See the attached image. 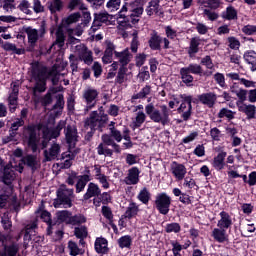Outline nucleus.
<instances>
[{"instance_id": "37", "label": "nucleus", "mask_w": 256, "mask_h": 256, "mask_svg": "<svg viewBox=\"0 0 256 256\" xmlns=\"http://www.w3.org/2000/svg\"><path fill=\"white\" fill-rule=\"evenodd\" d=\"M131 245H133L131 235H124L118 239V247L120 249H131Z\"/></svg>"}, {"instance_id": "12", "label": "nucleus", "mask_w": 256, "mask_h": 256, "mask_svg": "<svg viewBox=\"0 0 256 256\" xmlns=\"http://www.w3.org/2000/svg\"><path fill=\"white\" fill-rule=\"evenodd\" d=\"M16 177L15 170L6 165L0 172V183H3L4 185H13Z\"/></svg>"}, {"instance_id": "19", "label": "nucleus", "mask_w": 256, "mask_h": 256, "mask_svg": "<svg viewBox=\"0 0 256 256\" xmlns=\"http://www.w3.org/2000/svg\"><path fill=\"white\" fill-rule=\"evenodd\" d=\"M109 241L106 238H97L94 243V249L98 255H107L109 253Z\"/></svg>"}, {"instance_id": "6", "label": "nucleus", "mask_w": 256, "mask_h": 256, "mask_svg": "<svg viewBox=\"0 0 256 256\" xmlns=\"http://www.w3.org/2000/svg\"><path fill=\"white\" fill-rule=\"evenodd\" d=\"M109 121V116L107 114L99 116L97 111H93L90 114V117L84 121V128L90 129L92 131L103 132V129L107 126Z\"/></svg>"}, {"instance_id": "55", "label": "nucleus", "mask_w": 256, "mask_h": 256, "mask_svg": "<svg viewBox=\"0 0 256 256\" xmlns=\"http://www.w3.org/2000/svg\"><path fill=\"white\" fill-rule=\"evenodd\" d=\"M126 73H127V67L121 66L118 70V74L116 76L115 82L118 83L119 85H123L125 81Z\"/></svg>"}, {"instance_id": "46", "label": "nucleus", "mask_w": 256, "mask_h": 256, "mask_svg": "<svg viewBox=\"0 0 256 256\" xmlns=\"http://www.w3.org/2000/svg\"><path fill=\"white\" fill-rule=\"evenodd\" d=\"M56 219L58 223H67L71 219V212L68 210H60L56 212Z\"/></svg>"}, {"instance_id": "18", "label": "nucleus", "mask_w": 256, "mask_h": 256, "mask_svg": "<svg viewBox=\"0 0 256 256\" xmlns=\"http://www.w3.org/2000/svg\"><path fill=\"white\" fill-rule=\"evenodd\" d=\"M220 220H218L217 227L220 229H231L233 225V219L228 212L222 211L219 213Z\"/></svg>"}, {"instance_id": "27", "label": "nucleus", "mask_w": 256, "mask_h": 256, "mask_svg": "<svg viewBox=\"0 0 256 256\" xmlns=\"http://www.w3.org/2000/svg\"><path fill=\"white\" fill-rule=\"evenodd\" d=\"M21 162L23 163V165H27V167H29L33 173H35V171H37L38 162H37L36 155L27 154L26 156H24L21 159Z\"/></svg>"}, {"instance_id": "56", "label": "nucleus", "mask_w": 256, "mask_h": 256, "mask_svg": "<svg viewBox=\"0 0 256 256\" xmlns=\"http://www.w3.org/2000/svg\"><path fill=\"white\" fill-rule=\"evenodd\" d=\"M232 93H235L236 96L238 97V102L239 105H243V103H245V101H247V93H249L247 90L245 89H240L239 91H234L232 90Z\"/></svg>"}, {"instance_id": "1", "label": "nucleus", "mask_w": 256, "mask_h": 256, "mask_svg": "<svg viewBox=\"0 0 256 256\" xmlns=\"http://www.w3.org/2000/svg\"><path fill=\"white\" fill-rule=\"evenodd\" d=\"M31 80L35 82L32 91L35 93H45L47 91V81L51 79L52 85H57V64L52 68L41 65L39 61L31 63L30 67Z\"/></svg>"}, {"instance_id": "34", "label": "nucleus", "mask_w": 256, "mask_h": 256, "mask_svg": "<svg viewBox=\"0 0 256 256\" xmlns=\"http://www.w3.org/2000/svg\"><path fill=\"white\" fill-rule=\"evenodd\" d=\"M222 19H225L226 21H235L238 19L237 17V9L233 6H228L226 8V11L222 12Z\"/></svg>"}, {"instance_id": "23", "label": "nucleus", "mask_w": 256, "mask_h": 256, "mask_svg": "<svg viewBox=\"0 0 256 256\" xmlns=\"http://www.w3.org/2000/svg\"><path fill=\"white\" fill-rule=\"evenodd\" d=\"M212 237L217 243H225V241H229V236L227 235V230L225 228H214Z\"/></svg>"}, {"instance_id": "62", "label": "nucleus", "mask_w": 256, "mask_h": 256, "mask_svg": "<svg viewBox=\"0 0 256 256\" xmlns=\"http://www.w3.org/2000/svg\"><path fill=\"white\" fill-rule=\"evenodd\" d=\"M113 53H115V44L111 41H107L104 55H107V57H113Z\"/></svg>"}, {"instance_id": "14", "label": "nucleus", "mask_w": 256, "mask_h": 256, "mask_svg": "<svg viewBox=\"0 0 256 256\" xmlns=\"http://www.w3.org/2000/svg\"><path fill=\"white\" fill-rule=\"evenodd\" d=\"M161 43H163V37L159 35V32L153 30L150 33V38L148 40L149 48L151 49V51H161V49H163L161 47Z\"/></svg>"}, {"instance_id": "7", "label": "nucleus", "mask_w": 256, "mask_h": 256, "mask_svg": "<svg viewBox=\"0 0 256 256\" xmlns=\"http://www.w3.org/2000/svg\"><path fill=\"white\" fill-rule=\"evenodd\" d=\"M171 197L167 193L162 192L157 194L155 205L160 215H168L171 208Z\"/></svg>"}, {"instance_id": "42", "label": "nucleus", "mask_w": 256, "mask_h": 256, "mask_svg": "<svg viewBox=\"0 0 256 256\" xmlns=\"http://www.w3.org/2000/svg\"><path fill=\"white\" fill-rule=\"evenodd\" d=\"M63 7V0H53V2L48 6L52 15H54V13H61V11H63Z\"/></svg>"}, {"instance_id": "59", "label": "nucleus", "mask_w": 256, "mask_h": 256, "mask_svg": "<svg viewBox=\"0 0 256 256\" xmlns=\"http://www.w3.org/2000/svg\"><path fill=\"white\" fill-rule=\"evenodd\" d=\"M101 213L107 221H113V210L109 206H102Z\"/></svg>"}, {"instance_id": "36", "label": "nucleus", "mask_w": 256, "mask_h": 256, "mask_svg": "<svg viewBox=\"0 0 256 256\" xmlns=\"http://www.w3.org/2000/svg\"><path fill=\"white\" fill-rule=\"evenodd\" d=\"M68 249H69V255L70 256H78V255H84L85 249L79 248V245L75 241L70 240L68 242Z\"/></svg>"}, {"instance_id": "50", "label": "nucleus", "mask_w": 256, "mask_h": 256, "mask_svg": "<svg viewBox=\"0 0 256 256\" xmlns=\"http://www.w3.org/2000/svg\"><path fill=\"white\" fill-rule=\"evenodd\" d=\"M150 93H151V86L146 85L145 87H143V88L141 89L140 92L134 94V95L132 96V99H134V100H137V99H145V97H147V95H150Z\"/></svg>"}, {"instance_id": "33", "label": "nucleus", "mask_w": 256, "mask_h": 256, "mask_svg": "<svg viewBox=\"0 0 256 256\" xmlns=\"http://www.w3.org/2000/svg\"><path fill=\"white\" fill-rule=\"evenodd\" d=\"M180 79L182 80V83H185L186 87H193L195 77H193V75H191V73L184 67L180 69Z\"/></svg>"}, {"instance_id": "17", "label": "nucleus", "mask_w": 256, "mask_h": 256, "mask_svg": "<svg viewBox=\"0 0 256 256\" xmlns=\"http://www.w3.org/2000/svg\"><path fill=\"white\" fill-rule=\"evenodd\" d=\"M139 175H141V170L137 166H133L128 170V175L124 179L126 185H137L139 183Z\"/></svg>"}, {"instance_id": "35", "label": "nucleus", "mask_w": 256, "mask_h": 256, "mask_svg": "<svg viewBox=\"0 0 256 256\" xmlns=\"http://www.w3.org/2000/svg\"><path fill=\"white\" fill-rule=\"evenodd\" d=\"M138 213L139 206H137V203L131 202L125 211L124 219H133V217H137Z\"/></svg>"}, {"instance_id": "11", "label": "nucleus", "mask_w": 256, "mask_h": 256, "mask_svg": "<svg viewBox=\"0 0 256 256\" xmlns=\"http://www.w3.org/2000/svg\"><path fill=\"white\" fill-rule=\"evenodd\" d=\"M76 51L80 61H84L86 65H91L93 63V52L89 50L87 45L79 44L76 45Z\"/></svg>"}, {"instance_id": "40", "label": "nucleus", "mask_w": 256, "mask_h": 256, "mask_svg": "<svg viewBox=\"0 0 256 256\" xmlns=\"http://www.w3.org/2000/svg\"><path fill=\"white\" fill-rule=\"evenodd\" d=\"M137 199L140 200L143 205H149V201H151V192H149L147 187H144L140 190Z\"/></svg>"}, {"instance_id": "52", "label": "nucleus", "mask_w": 256, "mask_h": 256, "mask_svg": "<svg viewBox=\"0 0 256 256\" xmlns=\"http://www.w3.org/2000/svg\"><path fill=\"white\" fill-rule=\"evenodd\" d=\"M166 233H181V225L177 222L168 223L165 226Z\"/></svg>"}, {"instance_id": "4", "label": "nucleus", "mask_w": 256, "mask_h": 256, "mask_svg": "<svg viewBox=\"0 0 256 256\" xmlns=\"http://www.w3.org/2000/svg\"><path fill=\"white\" fill-rule=\"evenodd\" d=\"M73 189L66 188L62 185L56 191V198L54 199L53 206L55 209L63 207V209H71L73 207Z\"/></svg>"}, {"instance_id": "45", "label": "nucleus", "mask_w": 256, "mask_h": 256, "mask_svg": "<svg viewBox=\"0 0 256 256\" xmlns=\"http://www.w3.org/2000/svg\"><path fill=\"white\" fill-rule=\"evenodd\" d=\"M81 19V14L79 12H75L70 14L67 18L62 20V24L64 27H69V25H73V23H77Z\"/></svg>"}, {"instance_id": "29", "label": "nucleus", "mask_w": 256, "mask_h": 256, "mask_svg": "<svg viewBox=\"0 0 256 256\" xmlns=\"http://www.w3.org/2000/svg\"><path fill=\"white\" fill-rule=\"evenodd\" d=\"M159 3H161V0H151L148 3V7L146 8V13L149 17H151L153 13H155L156 15H163V11H161V9L159 8L161 7Z\"/></svg>"}, {"instance_id": "2", "label": "nucleus", "mask_w": 256, "mask_h": 256, "mask_svg": "<svg viewBox=\"0 0 256 256\" xmlns=\"http://www.w3.org/2000/svg\"><path fill=\"white\" fill-rule=\"evenodd\" d=\"M145 113L153 123H161V125H169L171 123V109L167 105H160V110L155 108V104L149 103L145 106Z\"/></svg>"}, {"instance_id": "54", "label": "nucleus", "mask_w": 256, "mask_h": 256, "mask_svg": "<svg viewBox=\"0 0 256 256\" xmlns=\"http://www.w3.org/2000/svg\"><path fill=\"white\" fill-rule=\"evenodd\" d=\"M145 119H147L145 112L143 111L138 112L134 122L135 129H139V127H141V125L145 123Z\"/></svg>"}, {"instance_id": "32", "label": "nucleus", "mask_w": 256, "mask_h": 256, "mask_svg": "<svg viewBox=\"0 0 256 256\" xmlns=\"http://www.w3.org/2000/svg\"><path fill=\"white\" fill-rule=\"evenodd\" d=\"M199 45H201V39L197 37L191 38L189 47L187 49V53L190 58L195 57V54L199 53Z\"/></svg>"}, {"instance_id": "53", "label": "nucleus", "mask_w": 256, "mask_h": 256, "mask_svg": "<svg viewBox=\"0 0 256 256\" xmlns=\"http://www.w3.org/2000/svg\"><path fill=\"white\" fill-rule=\"evenodd\" d=\"M113 141H116L117 143H121L123 141V135L121 134V131L116 129L115 127L110 128V134H108Z\"/></svg>"}, {"instance_id": "8", "label": "nucleus", "mask_w": 256, "mask_h": 256, "mask_svg": "<svg viewBox=\"0 0 256 256\" xmlns=\"http://www.w3.org/2000/svg\"><path fill=\"white\" fill-rule=\"evenodd\" d=\"M125 11H127V8L124 6L118 12V25L124 29H131L133 25H137V23H139V19H137L136 16H131L125 13Z\"/></svg>"}, {"instance_id": "15", "label": "nucleus", "mask_w": 256, "mask_h": 256, "mask_svg": "<svg viewBox=\"0 0 256 256\" xmlns=\"http://www.w3.org/2000/svg\"><path fill=\"white\" fill-rule=\"evenodd\" d=\"M171 171L177 181H183V179H185V175H187V168L185 165L179 164L176 161L172 162Z\"/></svg>"}, {"instance_id": "5", "label": "nucleus", "mask_w": 256, "mask_h": 256, "mask_svg": "<svg viewBox=\"0 0 256 256\" xmlns=\"http://www.w3.org/2000/svg\"><path fill=\"white\" fill-rule=\"evenodd\" d=\"M37 131H41V125L32 123L24 126V139L32 153L39 151V137L37 136Z\"/></svg>"}, {"instance_id": "64", "label": "nucleus", "mask_w": 256, "mask_h": 256, "mask_svg": "<svg viewBox=\"0 0 256 256\" xmlns=\"http://www.w3.org/2000/svg\"><path fill=\"white\" fill-rule=\"evenodd\" d=\"M242 33H244V35H255L256 34V25H245L242 28Z\"/></svg>"}, {"instance_id": "60", "label": "nucleus", "mask_w": 256, "mask_h": 256, "mask_svg": "<svg viewBox=\"0 0 256 256\" xmlns=\"http://www.w3.org/2000/svg\"><path fill=\"white\" fill-rule=\"evenodd\" d=\"M65 107V97L63 94H58L56 96V103L53 105L52 109H63Z\"/></svg>"}, {"instance_id": "49", "label": "nucleus", "mask_w": 256, "mask_h": 256, "mask_svg": "<svg viewBox=\"0 0 256 256\" xmlns=\"http://www.w3.org/2000/svg\"><path fill=\"white\" fill-rule=\"evenodd\" d=\"M30 8L31 3H29L28 0H22L17 6V9H19V11H22V13H25V15H33V11H31Z\"/></svg>"}, {"instance_id": "10", "label": "nucleus", "mask_w": 256, "mask_h": 256, "mask_svg": "<svg viewBox=\"0 0 256 256\" xmlns=\"http://www.w3.org/2000/svg\"><path fill=\"white\" fill-rule=\"evenodd\" d=\"M216 152L218 153L212 161V167L216 171H223L225 167H228V169H231V166L227 165L225 162V158L227 157V152L223 150V147L216 148Z\"/></svg>"}, {"instance_id": "43", "label": "nucleus", "mask_w": 256, "mask_h": 256, "mask_svg": "<svg viewBox=\"0 0 256 256\" xmlns=\"http://www.w3.org/2000/svg\"><path fill=\"white\" fill-rule=\"evenodd\" d=\"M236 112L229 110V108H221L218 112V119H228V121H233L235 119Z\"/></svg>"}, {"instance_id": "51", "label": "nucleus", "mask_w": 256, "mask_h": 256, "mask_svg": "<svg viewBox=\"0 0 256 256\" xmlns=\"http://www.w3.org/2000/svg\"><path fill=\"white\" fill-rule=\"evenodd\" d=\"M150 93H151V86L146 85L145 87H143V88L141 89L140 92L134 94V95L132 96V99H134V100H137V99H145V97H147V95H150Z\"/></svg>"}, {"instance_id": "61", "label": "nucleus", "mask_w": 256, "mask_h": 256, "mask_svg": "<svg viewBox=\"0 0 256 256\" xmlns=\"http://www.w3.org/2000/svg\"><path fill=\"white\" fill-rule=\"evenodd\" d=\"M107 9L111 11H117L121 7V0H109L106 4Z\"/></svg>"}, {"instance_id": "39", "label": "nucleus", "mask_w": 256, "mask_h": 256, "mask_svg": "<svg viewBox=\"0 0 256 256\" xmlns=\"http://www.w3.org/2000/svg\"><path fill=\"white\" fill-rule=\"evenodd\" d=\"M39 215L41 221L48 225V229H53V227L57 225V222H53V219L51 218V212L46 210L42 211V213H40Z\"/></svg>"}, {"instance_id": "24", "label": "nucleus", "mask_w": 256, "mask_h": 256, "mask_svg": "<svg viewBox=\"0 0 256 256\" xmlns=\"http://www.w3.org/2000/svg\"><path fill=\"white\" fill-rule=\"evenodd\" d=\"M23 31L26 33L28 37V43H30V45H35V43L39 41V31H37V29L32 28L31 26H24Z\"/></svg>"}, {"instance_id": "13", "label": "nucleus", "mask_w": 256, "mask_h": 256, "mask_svg": "<svg viewBox=\"0 0 256 256\" xmlns=\"http://www.w3.org/2000/svg\"><path fill=\"white\" fill-rule=\"evenodd\" d=\"M198 100L202 105H206L208 109H213L217 103V94L215 92H206L198 95Z\"/></svg>"}, {"instance_id": "21", "label": "nucleus", "mask_w": 256, "mask_h": 256, "mask_svg": "<svg viewBox=\"0 0 256 256\" xmlns=\"http://www.w3.org/2000/svg\"><path fill=\"white\" fill-rule=\"evenodd\" d=\"M60 153L61 146H59L57 143H54L51 145L49 150H44V159L45 161H53L54 159H57Z\"/></svg>"}, {"instance_id": "57", "label": "nucleus", "mask_w": 256, "mask_h": 256, "mask_svg": "<svg viewBox=\"0 0 256 256\" xmlns=\"http://www.w3.org/2000/svg\"><path fill=\"white\" fill-rule=\"evenodd\" d=\"M57 44H59V47H63V45H65V33H63V30L61 29L56 31V40L52 44V47Z\"/></svg>"}, {"instance_id": "38", "label": "nucleus", "mask_w": 256, "mask_h": 256, "mask_svg": "<svg viewBox=\"0 0 256 256\" xmlns=\"http://www.w3.org/2000/svg\"><path fill=\"white\" fill-rule=\"evenodd\" d=\"M89 181H91V178H89V175L79 176V179L76 183V193H81V191H84Z\"/></svg>"}, {"instance_id": "25", "label": "nucleus", "mask_w": 256, "mask_h": 256, "mask_svg": "<svg viewBox=\"0 0 256 256\" xmlns=\"http://www.w3.org/2000/svg\"><path fill=\"white\" fill-rule=\"evenodd\" d=\"M244 61L247 65H250V71H256V52L254 50H248L243 55Z\"/></svg>"}, {"instance_id": "47", "label": "nucleus", "mask_w": 256, "mask_h": 256, "mask_svg": "<svg viewBox=\"0 0 256 256\" xmlns=\"http://www.w3.org/2000/svg\"><path fill=\"white\" fill-rule=\"evenodd\" d=\"M42 107H49V105H51V103H53V93L51 92V90H48V92L40 97L39 99Z\"/></svg>"}, {"instance_id": "9", "label": "nucleus", "mask_w": 256, "mask_h": 256, "mask_svg": "<svg viewBox=\"0 0 256 256\" xmlns=\"http://www.w3.org/2000/svg\"><path fill=\"white\" fill-rule=\"evenodd\" d=\"M143 5H145V2H139V1H131L130 3L125 2L122 7L126 8L127 15H131V17H141L143 15Z\"/></svg>"}, {"instance_id": "30", "label": "nucleus", "mask_w": 256, "mask_h": 256, "mask_svg": "<svg viewBox=\"0 0 256 256\" xmlns=\"http://www.w3.org/2000/svg\"><path fill=\"white\" fill-rule=\"evenodd\" d=\"M19 253V246L15 243L5 244L3 250H0V256H17Z\"/></svg>"}, {"instance_id": "44", "label": "nucleus", "mask_w": 256, "mask_h": 256, "mask_svg": "<svg viewBox=\"0 0 256 256\" xmlns=\"http://www.w3.org/2000/svg\"><path fill=\"white\" fill-rule=\"evenodd\" d=\"M83 223H87V218L83 214L70 216L68 220V225H83Z\"/></svg>"}, {"instance_id": "26", "label": "nucleus", "mask_w": 256, "mask_h": 256, "mask_svg": "<svg viewBox=\"0 0 256 256\" xmlns=\"http://www.w3.org/2000/svg\"><path fill=\"white\" fill-rule=\"evenodd\" d=\"M114 57L119 59V63L122 67H127L131 62V59H129V57H131V53H129L128 49H124L122 52L114 51Z\"/></svg>"}, {"instance_id": "41", "label": "nucleus", "mask_w": 256, "mask_h": 256, "mask_svg": "<svg viewBox=\"0 0 256 256\" xmlns=\"http://www.w3.org/2000/svg\"><path fill=\"white\" fill-rule=\"evenodd\" d=\"M186 71L190 72L192 75L203 76V67L197 63H191L188 66L184 67Z\"/></svg>"}, {"instance_id": "58", "label": "nucleus", "mask_w": 256, "mask_h": 256, "mask_svg": "<svg viewBox=\"0 0 256 256\" xmlns=\"http://www.w3.org/2000/svg\"><path fill=\"white\" fill-rule=\"evenodd\" d=\"M98 199L101 200L102 205L107 206L111 201H113V197L111 196L110 192H100V195L98 196Z\"/></svg>"}, {"instance_id": "20", "label": "nucleus", "mask_w": 256, "mask_h": 256, "mask_svg": "<svg viewBox=\"0 0 256 256\" xmlns=\"http://www.w3.org/2000/svg\"><path fill=\"white\" fill-rule=\"evenodd\" d=\"M101 195V188L96 183L90 182L86 193L83 195V201H89L92 197H99Z\"/></svg>"}, {"instance_id": "22", "label": "nucleus", "mask_w": 256, "mask_h": 256, "mask_svg": "<svg viewBox=\"0 0 256 256\" xmlns=\"http://www.w3.org/2000/svg\"><path fill=\"white\" fill-rule=\"evenodd\" d=\"M64 133L67 145H73V143H77V128L71 125H67Z\"/></svg>"}, {"instance_id": "31", "label": "nucleus", "mask_w": 256, "mask_h": 256, "mask_svg": "<svg viewBox=\"0 0 256 256\" xmlns=\"http://www.w3.org/2000/svg\"><path fill=\"white\" fill-rule=\"evenodd\" d=\"M97 97H99V91L91 87L87 88L83 93V99H85L88 105H92Z\"/></svg>"}, {"instance_id": "3", "label": "nucleus", "mask_w": 256, "mask_h": 256, "mask_svg": "<svg viewBox=\"0 0 256 256\" xmlns=\"http://www.w3.org/2000/svg\"><path fill=\"white\" fill-rule=\"evenodd\" d=\"M101 143L97 146L96 151L98 155H104V157H113L114 153H121V146L109 136V134H102Z\"/></svg>"}, {"instance_id": "63", "label": "nucleus", "mask_w": 256, "mask_h": 256, "mask_svg": "<svg viewBox=\"0 0 256 256\" xmlns=\"http://www.w3.org/2000/svg\"><path fill=\"white\" fill-rule=\"evenodd\" d=\"M94 17L102 24L107 23L109 21V14L107 12L94 13Z\"/></svg>"}, {"instance_id": "16", "label": "nucleus", "mask_w": 256, "mask_h": 256, "mask_svg": "<svg viewBox=\"0 0 256 256\" xmlns=\"http://www.w3.org/2000/svg\"><path fill=\"white\" fill-rule=\"evenodd\" d=\"M238 111L244 113L248 120L256 118V106L253 104L237 103Z\"/></svg>"}, {"instance_id": "48", "label": "nucleus", "mask_w": 256, "mask_h": 256, "mask_svg": "<svg viewBox=\"0 0 256 256\" xmlns=\"http://www.w3.org/2000/svg\"><path fill=\"white\" fill-rule=\"evenodd\" d=\"M74 235L77 239H87L89 232L86 226H80L74 229Z\"/></svg>"}, {"instance_id": "28", "label": "nucleus", "mask_w": 256, "mask_h": 256, "mask_svg": "<svg viewBox=\"0 0 256 256\" xmlns=\"http://www.w3.org/2000/svg\"><path fill=\"white\" fill-rule=\"evenodd\" d=\"M172 193L174 197H179V201L183 205H191L193 203L191 196L185 192H182L179 188H173Z\"/></svg>"}]
</instances>
